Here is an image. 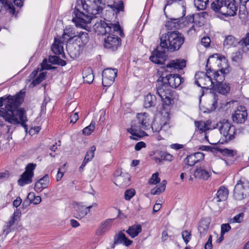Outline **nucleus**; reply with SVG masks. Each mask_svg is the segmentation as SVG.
<instances>
[{
	"label": "nucleus",
	"mask_w": 249,
	"mask_h": 249,
	"mask_svg": "<svg viewBox=\"0 0 249 249\" xmlns=\"http://www.w3.org/2000/svg\"><path fill=\"white\" fill-rule=\"evenodd\" d=\"M86 1H77L74 10L75 17L72 19L77 27L85 29L87 24L91 22L92 16L100 14L105 8V5L102 3V1H90L91 2L90 6Z\"/></svg>",
	"instance_id": "1"
},
{
	"label": "nucleus",
	"mask_w": 249,
	"mask_h": 249,
	"mask_svg": "<svg viewBox=\"0 0 249 249\" xmlns=\"http://www.w3.org/2000/svg\"><path fill=\"white\" fill-rule=\"evenodd\" d=\"M166 126L170 127L167 123H165L162 126L155 122L151 124L148 114L144 112L137 114L136 118L131 122V127L127 130L132 135L130 136V139L138 140V138L146 135L144 130L151 128L153 132H159L164 130Z\"/></svg>",
	"instance_id": "2"
},
{
	"label": "nucleus",
	"mask_w": 249,
	"mask_h": 249,
	"mask_svg": "<svg viewBox=\"0 0 249 249\" xmlns=\"http://www.w3.org/2000/svg\"><path fill=\"white\" fill-rule=\"evenodd\" d=\"M184 81V79L178 74H170L159 77L157 81V94L160 97L164 105L169 106L174 102L173 95L169 87L176 89Z\"/></svg>",
	"instance_id": "3"
},
{
	"label": "nucleus",
	"mask_w": 249,
	"mask_h": 249,
	"mask_svg": "<svg viewBox=\"0 0 249 249\" xmlns=\"http://www.w3.org/2000/svg\"><path fill=\"white\" fill-rule=\"evenodd\" d=\"M184 36L178 31H168L160 37V47L168 52H174L179 50L184 42Z\"/></svg>",
	"instance_id": "4"
},
{
	"label": "nucleus",
	"mask_w": 249,
	"mask_h": 249,
	"mask_svg": "<svg viewBox=\"0 0 249 249\" xmlns=\"http://www.w3.org/2000/svg\"><path fill=\"white\" fill-rule=\"evenodd\" d=\"M25 113L26 111L24 109L13 111L9 110L6 111L3 108L0 109V116L3 117L6 121L13 124H20L22 126L26 128L27 125L26 123L27 119Z\"/></svg>",
	"instance_id": "5"
},
{
	"label": "nucleus",
	"mask_w": 249,
	"mask_h": 249,
	"mask_svg": "<svg viewBox=\"0 0 249 249\" xmlns=\"http://www.w3.org/2000/svg\"><path fill=\"white\" fill-rule=\"evenodd\" d=\"M216 59L217 61H222L223 59L224 61H225L226 59L224 57H221L218 54H215L212 55L210 58L207 59V64L206 66V73L204 74L205 78H207L209 82H211V85H214V82L213 81V80L215 81L216 84L220 83L223 82L225 79L224 74L228 72L229 70L227 69H221L219 71H214L208 67V64L210 62V59Z\"/></svg>",
	"instance_id": "6"
},
{
	"label": "nucleus",
	"mask_w": 249,
	"mask_h": 249,
	"mask_svg": "<svg viewBox=\"0 0 249 249\" xmlns=\"http://www.w3.org/2000/svg\"><path fill=\"white\" fill-rule=\"evenodd\" d=\"M23 93L20 92L15 96L9 95L7 97H2L0 98V107L5 105L4 110L7 111L20 110L19 108L20 105L23 101Z\"/></svg>",
	"instance_id": "7"
},
{
	"label": "nucleus",
	"mask_w": 249,
	"mask_h": 249,
	"mask_svg": "<svg viewBox=\"0 0 249 249\" xmlns=\"http://www.w3.org/2000/svg\"><path fill=\"white\" fill-rule=\"evenodd\" d=\"M93 29L98 35H105L107 33L110 34L115 32H119L121 36L123 34L119 24L107 23L101 20L94 25Z\"/></svg>",
	"instance_id": "8"
},
{
	"label": "nucleus",
	"mask_w": 249,
	"mask_h": 249,
	"mask_svg": "<svg viewBox=\"0 0 249 249\" xmlns=\"http://www.w3.org/2000/svg\"><path fill=\"white\" fill-rule=\"evenodd\" d=\"M220 133L225 138V141L228 142L234 138L236 129L230 122L226 119H223L217 124Z\"/></svg>",
	"instance_id": "9"
},
{
	"label": "nucleus",
	"mask_w": 249,
	"mask_h": 249,
	"mask_svg": "<svg viewBox=\"0 0 249 249\" xmlns=\"http://www.w3.org/2000/svg\"><path fill=\"white\" fill-rule=\"evenodd\" d=\"M160 44L153 51L149 59L155 64L163 65L167 60V55L166 53L168 52L163 48H160Z\"/></svg>",
	"instance_id": "10"
},
{
	"label": "nucleus",
	"mask_w": 249,
	"mask_h": 249,
	"mask_svg": "<svg viewBox=\"0 0 249 249\" xmlns=\"http://www.w3.org/2000/svg\"><path fill=\"white\" fill-rule=\"evenodd\" d=\"M36 166V164L29 163L26 167L25 172L20 176L18 180V184L23 186L32 182V178L34 176V170Z\"/></svg>",
	"instance_id": "11"
},
{
	"label": "nucleus",
	"mask_w": 249,
	"mask_h": 249,
	"mask_svg": "<svg viewBox=\"0 0 249 249\" xmlns=\"http://www.w3.org/2000/svg\"><path fill=\"white\" fill-rule=\"evenodd\" d=\"M107 37L105 38L104 46L105 48L112 51L117 50L121 44V39L117 36L112 35L111 33Z\"/></svg>",
	"instance_id": "12"
},
{
	"label": "nucleus",
	"mask_w": 249,
	"mask_h": 249,
	"mask_svg": "<svg viewBox=\"0 0 249 249\" xmlns=\"http://www.w3.org/2000/svg\"><path fill=\"white\" fill-rule=\"evenodd\" d=\"M186 61L183 59H176L170 61L161 69L162 71L171 72L175 70H182L186 67Z\"/></svg>",
	"instance_id": "13"
},
{
	"label": "nucleus",
	"mask_w": 249,
	"mask_h": 249,
	"mask_svg": "<svg viewBox=\"0 0 249 249\" xmlns=\"http://www.w3.org/2000/svg\"><path fill=\"white\" fill-rule=\"evenodd\" d=\"M117 70L108 68L104 70L102 72V84L105 87H109L113 84L117 76Z\"/></svg>",
	"instance_id": "14"
},
{
	"label": "nucleus",
	"mask_w": 249,
	"mask_h": 249,
	"mask_svg": "<svg viewBox=\"0 0 249 249\" xmlns=\"http://www.w3.org/2000/svg\"><path fill=\"white\" fill-rule=\"evenodd\" d=\"M248 117L247 110L244 106L238 107L232 115L233 122L237 124H243L247 120Z\"/></svg>",
	"instance_id": "15"
},
{
	"label": "nucleus",
	"mask_w": 249,
	"mask_h": 249,
	"mask_svg": "<svg viewBox=\"0 0 249 249\" xmlns=\"http://www.w3.org/2000/svg\"><path fill=\"white\" fill-rule=\"evenodd\" d=\"M235 2V1L225 2L224 7L222 8V15L226 17L235 16L238 8Z\"/></svg>",
	"instance_id": "16"
},
{
	"label": "nucleus",
	"mask_w": 249,
	"mask_h": 249,
	"mask_svg": "<svg viewBox=\"0 0 249 249\" xmlns=\"http://www.w3.org/2000/svg\"><path fill=\"white\" fill-rule=\"evenodd\" d=\"M194 175L196 178L203 180H207L212 175L211 170L207 169L203 167H200L196 168L194 171Z\"/></svg>",
	"instance_id": "17"
},
{
	"label": "nucleus",
	"mask_w": 249,
	"mask_h": 249,
	"mask_svg": "<svg viewBox=\"0 0 249 249\" xmlns=\"http://www.w3.org/2000/svg\"><path fill=\"white\" fill-rule=\"evenodd\" d=\"M204 157V155L203 153L196 152L188 156L184 159V162L188 166H192L200 160H203Z\"/></svg>",
	"instance_id": "18"
},
{
	"label": "nucleus",
	"mask_w": 249,
	"mask_h": 249,
	"mask_svg": "<svg viewBox=\"0 0 249 249\" xmlns=\"http://www.w3.org/2000/svg\"><path fill=\"white\" fill-rule=\"evenodd\" d=\"M206 15V13L201 12L200 13H197L192 16L187 17L188 21L189 22H194L195 24L198 27H201L203 25L205 22V16Z\"/></svg>",
	"instance_id": "19"
},
{
	"label": "nucleus",
	"mask_w": 249,
	"mask_h": 249,
	"mask_svg": "<svg viewBox=\"0 0 249 249\" xmlns=\"http://www.w3.org/2000/svg\"><path fill=\"white\" fill-rule=\"evenodd\" d=\"M132 242L133 241L128 239L125 235L121 231L114 235V244H122L125 246L128 247L132 244Z\"/></svg>",
	"instance_id": "20"
},
{
	"label": "nucleus",
	"mask_w": 249,
	"mask_h": 249,
	"mask_svg": "<svg viewBox=\"0 0 249 249\" xmlns=\"http://www.w3.org/2000/svg\"><path fill=\"white\" fill-rule=\"evenodd\" d=\"M243 184L244 182L241 180H239L235 186L233 191V196L234 198L237 200H241L244 198L243 191L245 188Z\"/></svg>",
	"instance_id": "21"
},
{
	"label": "nucleus",
	"mask_w": 249,
	"mask_h": 249,
	"mask_svg": "<svg viewBox=\"0 0 249 249\" xmlns=\"http://www.w3.org/2000/svg\"><path fill=\"white\" fill-rule=\"evenodd\" d=\"M49 182V176L48 175H45L36 183L35 190L37 192H41L43 189L48 187Z\"/></svg>",
	"instance_id": "22"
},
{
	"label": "nucleus",
	"mask_w": 249,
	"mask_h": 249,
	"mask_svg": "<svg viewBox=\"0 0 249 249\" xmlns=\"http://www.w3.org/2000/svg\"><path fill=\"white\" fill-rule=\"evenodd\" d=\"M77 33L76 34L74 30L71 28H66L64 30V33L61 37L62 42H68L72 39H75Z\"/></svg>",
	"instance_id": "23"
},
{
	"label": "nucleus",
	"mask_w": 249,
	"mask_h": 249,
	"mask_svg": "<svg viewBox=\"0 0 249 249\" xmlns=\"http://www.w3.org/2000/svg\"><path fill=\"white\" fill-rule=\"evenodd\" d=\"M107 7H109L116 16L121 12H124V9L123 1H113L112 4H107Z\"/></svg>",
	"instance_id": "24"
},
{
	"label": "nucleus",
	"mask_w": 249,
	"mask_h": 249,
	"mask_svg": "<svg viewBox=\"0 0 249 249\" xmlns=\"http://www.w3.org/2000/svg\"><path fill=\"white\" fill-rule=\"evenodd\" d=\"M20 213L15 212L13 215L11 217L10 220L7 223V225L4 227L3 229V232L6 235L8 234L11 231V227L19 220Z\"/></svg>",
	"instance_id": "25"
},
{
	"label": "nucleus",
	"mask_w": 249,
	"mask_h": 249,
	"mask_svg": "<svg viewBox=\"0 0 249 249\" xmlns=\"http://www.w3.org/2000/svg\"><path fill=\"white\" fill-rule=\"evenodd\" d=\"M114 219H107L102 222L97 231L98 235H102L105 233L111 226Z\"/></svg>",
	"instance_id": "26"
},
{
	"label": "nucleus",
	"mask_w": 249,
	"mask_h": 249,
	"mask_svg": "<svg viewBox=\"0 0 249 249\" xmlns=\"http://www.w3.org/2000/svg\"><path fill=\"white\" fill-rule=\"evenodd\" d=\"M142 228L141 225H133L129 227L126 231V233L131 237L134 238L142 232Z\"/></svg>",
	"instance_id": "27"
},
{
	"label": "nucleus",
	"mask_w": 249,
	"mask_h": 249,
	"mask_svg": "<svg viewBox=\"0 0 249 249\" xmlns=\"http://www.w3.org/2000/svg\"><path fill=\"white\" fill-rule=\"evenodd\" d=\"M75 40L81 43L79 45H85L87 44L89 40L88 33L86 32H77Z\"/></svg>",
	"instance_id": "28"
},
{
	"label": "nucleus",
	"mask_w": 249,
	"mask_h": 249,
	"mask_svg": "<svg viewBox=\"0 0 249 249\" xmlns=\"http://www.w3.org/2000/svg\"><path fill=\"white\" fill-rule=\"evenodd\" d=\"M157 103V99L155 95L148 94L144 98L143 106L145 108L154 107Z\"/></svg>",
	"instance_id": "29"
},
{
	"label": "nucleus",
	"mask_w": 249,
	"mask_h": 249,
	"mask_svg": "<svg viewBox=\"0 0 249 249\" xmlns=\"http://www.w3.org/2000/svg\"><path fill=\"white\" fill-rule=\"evenodd\" d=\"M62 41L61 38L59 40L54 38V43L53 44L51 49L53 53L55 54H61L63 52V47L61 44Z\"/></svg>",
	"instance_id": "30"
},
{
	"label": "nucleus",
	"mask_w": 249,
	"mask_h": 249,
	"mask_svg": "<svg viewBox=\"0 0 249 249\" xmlns=\"http://www.w3.org/2000/svg\"><path fill=\"white\" fill-rule=\"evenodd\" d=\"M83 78L85 83L91 84L94 80L92 70L90 68L84 69L83 71Z\"/></svg>",
	"instance_id": "31"
},
{
	"label": "nucleus",
	"mask_w": 249,
	"mask_h": 249,
	"mask_svg": "<svg viewBox=\"0 0 249 249\" xmlns=\"http://www.w3.org/2000/svg\"><path fill=\"white\" fill-rule=\"evenodd\" d=\"M213 88L215 91L224 95L229 92L230 90L229 85L227 84H224L223 82L213 85Z\"/></svg>",
	"instance_id": "32"
},
{
	"label": "nucleus",
	"mask_w": 249,
	"mask_h": 249,
	"mask_svg": "<svg viewBox=\"0 0 249 249\" xmlns=\"http://www.w3.org/2000/svg\"><path fill=\"white\" fill-rule=\"evenodd\" d=\"M195 124L196 127L199 130L200 132L201 133L203 132L206 133V131L209 130L208 125L205 122L201 121H195ZM205 139L210 143L208 140V137L206 135V133H205ZM210 143H211L210 142Z\"/></svg>",
	"instance_id": "33"
},
{
	"label": "nucleus",
	"mask_w": 249,
	"mask_h": 249,
	"mask_svg": "<svg viewBox=\"0 0 249 249\" xmlns=\"http://www.w3.org/2000/svg\"><path fill=\"white\" fill-rule=\"evenodd\" d=\"M228 193L229 192L227 189L223 186L220 187L216 194L217 198L218 199L217 201L220 202L225 200L228 197Z\"/></svg>",
	"instance_id": "34"
},
{
	"label": "nucleus",
	"mask_w": 249,
	"mask_h": 249,
	"mask_svg": "<svg viewBox=\"0 0 249 249\" xmlns=\"http://www.w3.org/2000/svg\"><path fill=\"white\" fill-rule=\"evenodd\" d=\"M238 44V40L231 35L226 36L223 42L224 46L228 48L235 47Z\"/></svg>",
	"instance_id": "35"
},
{
	"label": "nucleus",
	"mask_w": 249,
	"mask_h": 249,
	"mask_svg": "<svg viewBox=\"0 0 249 249\" xmlns=\"http://www.w3.org/2000/svg\"><path fill=\"white\" fill-rule=\"evenodd\" d=\"M2 6L9 13L12 14H15V9L12 1H0V11H1Z\"/></svg>",
	"instance_id": "36"
},
{
	"label": "nucleus",
	"mask_w": 249,
	"mask_h": 249,
	"mask_svg": "<svg viewBox=\"0 0 249 249\" xmlns=\"http://www.w3.org/2000/svg\"><path fill=\"white\" fill-rule=\"evenodd\" d=\"M209 223L205 220H201L198 225V231L201 237L204 236L207 232Z\"/></svg>",
	"instance_id": "37"
},
{
	"label": "nucleus",
	"mask_w": 249,
	"mask_h": 249,
	"mask_svg": "<svg viewBox=\"0 0 249 249\" xmlns=\"http://www.w3.org/2000/svg\"><path fill=\"white\" fill-rule=\"evenodd\" d=\"M225 2H229V1H213L211 3L212 9L222 15V8L224 7Z\"/></svg>",
	"instance_id": "38"
},
{
	"label": "nucleus",
	"mask_w": 249,
	"mask_h": 249,
	"mask_svg": "<svg viewBox=\"0 0 249 249\" xmlns=\"http://www.w3.org/2000/svg\"><path fill=\"white\" fill-rule=\"evenodd\" d=\"M76 210L77 214L75 217L76 218L81 219L87 214L86 208L84 206L78 204L76 206Z\"/></svg>",
	"instance_id": "39"
},
{
	"label": "nucleus",
	"mask_w": 249,
	"mask_h": 249,
	"mask_svg": "<svg viewBox=\"0 0 249 249\" xmlns=\"http://www.w3.org/2000/svg\"><path fill=\"white\" fill-rule=\"evenodd\" d=\"M119 171H116L115 176L116 177L115 179L114 183L118 186H124L126 185V178H124L121 174L119 175Z\"/></svg>",
	"instance_id": "40"
},
{
	"label": "nucleus",
	"mask_w": 249,
	"mask_h": 249,
	"mask_svg": "<svg viewBox=\"0 0 249 249\" xmlns=\"http://www.w3.org/2000/svg\"><path fill=\"white\" fill-rule=\"evenodd\" d=\"M48 61L50 63L59 65L61 66H64L66 64V62L65 60H62L59 56L56 55L50 56Z\"/></svg>",
	"instance_id": "41"
},
{
	"label": "nucleus",
	"mask_w": 249,
	"mask_h": 249,
	"mask_svg": "<svg viewBox=\"0 0 249 249\" xmlns=\"http://www.w3.org/2000/svg\"><path fill=\"white\" fill-rule=\"evenodd\" d=\"M178 19L173 18L170 20L167 21L165 24V27L168 30H172L174 28H177L179 26V24L178 23L179 21H178Z\"/></svg>",
	"instance_id": "42"
},
{
	"label": "nucleus",
	"mask_w": 249,
	"mask_h": 249,
	"mask_svg": "<svg viewBox=\"0 0 249 249\" xmlns=\"http://www.w3.org/2000/svg\"><path fill=\"white\" fill-rule=\"evenodd\" d=\"M95 122L91 121L90 124L84 128L83 130V133L86 135H89L95 129Z\"/></svg>",
	"instance_id": "43"
},
{
	"label": "nucleus",
	"mask_w": 249,
	"mask_h": 249,
	"mask_svg": "<svg viewBox=\"0 0 249 249\" xmlns=\"http://www.w3.org/2000/svg\"><path fill=\"white\" fill-rule=\"evenodd\" d=\"M27 197L30 200V201L34 204L37 205L40 203L41 198L40 196H35L34 193H30Z\"/></svg>",
	"instance_id": "44"
},
{
	"label": "nucleus",
	"mask_w": 249,
	"mask_h": 249,
	"mask_svg": "<svg viewBox=\"0 0 249 249\" xmlns=\"http://www.w3.org/2000/svg\"><path fill=\"white\" fill-rule=\"evenodd\" d=\"M209 1H194V4L198 10L206 9Z\"/></svg>",
	"instance_id": "45"
},
{
	"label": "nucleus",
	"mask_w": 249,
	"mask_h": 249,
	"mask_svg": "<svg viewBox=\"0 0 249 249\" xmlns=\"http://www.w3.org/2000/svg\"><path fill=\"white\" fill-rule=\"evenodd\" d=\"M159 173L156 172L153 174L149 180V183L150 184L156 185L159 183L160 181V178L159 177Z\"/></svg>",
	"instance_id": "46"
},
{
	"label": "nucleus",
	"mask_w": 249,
	"mask_h": 249,
	"mask_svg": "<svg viewBox=\"0 0 249 249\" xmlns=\"http://www.w3.org/2000/svg\"><path fill=\"white\" fill-rule=\"evenodd\" d=\"M244 216V213H239L231 219L230 222L231 223H241L243 221Z\"/></svg>",
	"instance_id": "47"
},
{
	"label": "nucleus",
	"mask_w": 249,
	"mask_h": 249,
	"mask_svg": "<svg viewBox=\"0 0 249 249\" xmlns=\"http://www.w3.org/2000/svg\"><path fill=\"white\" fill-rule=\"evenodd\" d=\"M96 150V147L94 145L91 146L89 150L87 151L85 157L88 159L90 161L92 160L94 155V152Z\"/></svg>",
	"instance_id": "48"
},
{
	"label": "nucleus",
	"mask_w": 249,
	"mask_h": 249,
	"mask_svg": "<svg viewBox=\"0 0 249 249\" xmlns=\"http://www.w3.org/2000/svg\"><path fill=\"white\" fill-rule=\"evenodd\" d=\"M181 235L184 242L187 245L191 238V232L187 230L184 231L182 232Z\"/></svg>",
	"instance_id": "49"
},
{
	"label": "nucleus",
	"mask_w": 249,
	"mask_h": 249,
	"mask_svg": "<svg viewBox=\"0 0 249 249\" xmlns=\"http://www.w3.org/2000/svg\"><path fill=\"white\" fill-rule=\"evenodd\" d=\"M221 152L224 156L230 157H232L236 154L235 151L227 148L221 149Z\"/></svg>",
	"instance_id": "50"
},
{
	"label": "nucleus",
	"mask_w": 249,
	"mask_h": 249,
	"mask_svg": "<svg viewBox=\"0 0 249 249\" xmlns=\"http://www.w3.org/2000/svg\"><path fill=\"white\" fill-rule=\"evenodd\" d=\"M238 44L242 46L249 45V33H247L244 37L238 41Z\"/></svg>",
	"instance_id": "51"
},
{
	"label": "nucleus",
	"mask_w": 249,
	"mask_h": 249,
	"mask_svg": "<svg viewBox=\"0 0 249 249\" xmlns=\"http://www.w3.org/2000/svg\"><path fill=\"white\" fill-rule=\"evenodd\" d=\"M242 59V54L240 51L233 53L231 54V60L233 61L239 62Z\"/></svg>",
	"instance_id": "52"
},
{
	"label": "nucleus",
	"mask_w": 249,
	"mask_h": 249,
	"mask_svg": "<svg viewBox=\"0 0 249 249\" xmlns=\"http://www.w3.org/2000/svg\"><path fill=\"white\" fill-rule=\"evenodd\" d=\"M135 194V191L134 189H131L127 190L124 192V198L127 200H130Z\"/></svg>",
	"instance_id": "53"
},
{
	"label": "nucleus",
	"mask_w": 249,
	"mask_h": 249,
	"mask_svg": "<svg viewBox=\"0 0 249 249\" xmlns=\"http://www.w3.org/2000/svg\"><path fill=\"white\" fill-rule=\"evenodd\" d=\"M165 189L163 188V187L160 186V185L159 186H156L155 188L152 189L151 190V194L153 195H158L160 194V193L163 192L164 191Z\"/></svg>",
	"instance_id": "54"
},
{
	"label": "nucleus",
	"mask_w": 249,
	"mask_h": 249,
	"mask_svg": "<svg viewBox=\"0 0 249 249\" xmlns=\"http://www.w3.org/2000/svg\"><path fill=\"white\" fill-rule=\"evenodd\" d=\"M160 157L162 158V159H163L164 160L168 161H171L174 159V157L172 155L166 152L162 153L161 154Z\"/></svg>",
	"instance_id": "55"
},
{
	"label": "nucleus",
	"mask_w": 249,
	"mask_h": 249,
	"mask_svg": "<svg viewBox=\"0 0 249 249\" xmlns=\"http://www.w3.org/2000/svg\"><path fill=\"white\" fill-rule=\"evenodd\" d=\"M211 43V39L208 36H204L201 38V43L205 47H208L210 46Z\"/></svg>",
	"instance_id": "56"
},
{
	"label": "nucleus",
	"mask_w": 249,
	"mask_h": 249,
	"mask_svg": "<svg viewBox=\"0 0 249 249\" xmlns=\"http://www.w3.org/2000/svg\"><path fill=\"white\" fill-rule=\"evenodd\" d=\"M221 233L224 234L225 232L229 231L231 229V227L229 224H223L221 225Z\"/></svg>",
	"instance_id": "57"
},
{
	"label": "nucleus",
	"mask_w": 249,
	"mask_h": 249,
	"mask_svg": "<svg viewBox=\"0 0 249 249\" xmlns=\"http://www.w3.org/2000/svg\"><path fill=\"white\" fill-rule=\"evenodd\" d=\"M41 68L42 70H51L53 68L51 65L48 64L46 59H44L41 63Z\"/></svg>",
	"instance_id": "58"
},
{
	"label": "nucleus",
	"mask_w": 249,
	"mask_h": 249,
	"mask_svg": "<svg viewBox=\"0 0 249 249\" xmlns=\"http://www.w3.org/2000/svg\"><path fill=\"white\" fill-rule=\"evenodd\" d=\"M218 95L216 94H214L213 97V101L212 103V107L211 108L212 110H214L216 109L217 107V101H218Z\"/></svg>",
	"instance_id": "59"
},
{
	"label": "nucleus",
	"mask_w": 249,
	"mask_h": 249,
	"mask_svg": "<svg viewBox=\"0 0 249 249\" xmlns=\"http://www.w3.org/2000/svg\"><path fill=\"white\" fill-rule=\"evenodd\" d=\"M212 235H210L208 240L205 245V249H212Z\"/></svg>",
	"instance_id": "60"
},
{
	"label": "nucleus",
	"mask_w": 249,
	"mask_h": 249,
	"mask_svg": "<svg viewBox=\"0 0 249 249\" xmlns=\"http://www.w3.org/2000/svg\"><path fill=\"white\" fill-rule=\"evenodd\" d=\"M79 116L77 112H75L71 114L70 116V123L72 124H75L76 122L78 120Z\"/></svg>",
	"instance_id": "61"
},
{
	"label": "nucleus",
	"mask_w": 249,
	"mask_h": 249,
	"mask_svg": "<svg viewBox=\"0 0 249 249\" xmlns=\"http://www.w3.org/2000/svg\"><path fill=\"white\" fill-rule=\"evenodd\" d=\"M146 147V144L143 142H140L136 143L135 146V150L140 151L142 148Z\"/></svg>",
	"instance_id": "62"
},
{
	"label": "nucleus",
	"mask_w": 249,
	"mask_h": 249,
	"mask_svg": "<svg viewBox=\"0 0 249 249\" xmlns=\"http://www.w3.org/2000/svg\"><path fill=\"white\" fill-rule=\"evenodd\" d=\"M22 200L20 197H18L13 202L14 206L17 208L21 203Z\"/></svg>",
	"instance_id": "63"
},
{
	"label": "nucleus",
	"mask_w": 249,
	"mask_h": 249,
	"mask_svg": "<svg viewBox=\"0 0 249 249\" xmlns=\"http://www.w3.org/2000/svg\"><path fill=\"white\" fill-rule=\"evenodd\" d=\"M71 225L73 228H77L79 226V223L74 219H71L70 220Z\"/></svg>",
	"instance_id": "64"
}]
</instances>
